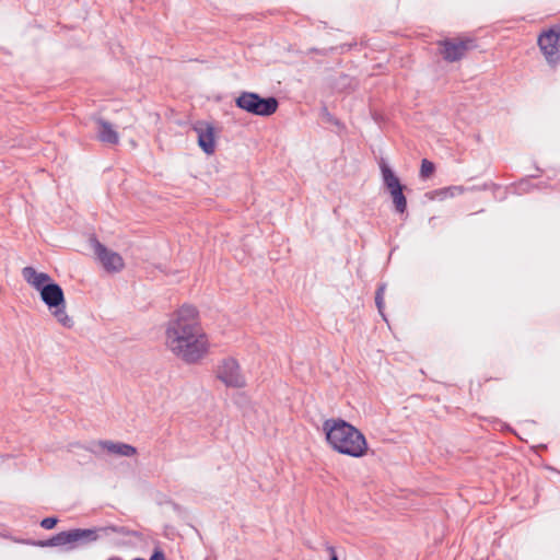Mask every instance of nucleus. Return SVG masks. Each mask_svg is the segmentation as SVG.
Wrapping results in <instances>:
<instances>
[{
    "label": "nucleus",
    "mask_w": 560,
    "mask_h": 560,
    "mask_svg": "<svg viewBox=\"0 0 560 560\" xmlns=\"http://www.w3.org/2000/svg\"><path fill=\"white\" fill-rule=\"evenodd\" d=\"M166 347L187 363H196L209 349V340L203 331L198 311L191 305H183L170 319L165 332Z\"/></svg>",
    "instance_id": "f257e3e1"
},
{
    "label": "nucleus",
    "mask_w": 560,
    "mask_h": 560,
    "mask_svg": "<svg viewBox=\"0 0 560 560\" xmlns=\"http://www.w3.org/2000/svg\"><path fill=\"white\" fill-rule=\"evenodd\" d=\"M328 444L338 453L351 457H362L366 454L365 436L352 424L342 419H327L323 423Z\"/></svg>",
    "instance_id": "f03ea898"
},
{
    "label": "nucleus",
    "mask_w": 560,
    "mask_h": 560,
    "mask_svg": "<svg viewBox=\"0 0 560 560\" xmlns=\"http://www.w3.org/2000/svg\"><path fill=\"white\" fill-rule=\"evenodd\" d=\"M112 534H118L128 536L131 535L128 528L124 526H101L93 528H75L66 532L58 533L50 539L45 542H42V546H69L68 549H73L81 545H88L94 542L103 537H107Z\"/></svg>",
    "instance_id": "7ed1b4c3"
},
{
    "label": "nucleus",
    "mask_w": 560,
    "mask_h": 560,
    "mask_svg": "<svg viewBox=\"0 0 560 560\" xmlns=\"http://www.w3.org/2000/svg\"><path fill=\"white\" fill-rule=\"evenodd\" d=\"M40 299L50 311L56 320L66 328L73 326V319L67 314L66 300L61 287L56 282H50L39 291Z\"/></svg>",
    "instance_id": "20e7f679"
},
{
    "label": "nucleus",
    "mask_w": 560,
    "mask_h": 560,
    "mask_svg": "<svg viewBox=\"0 0 560 560\" xmlns=\"http://www.w3.org/2000/svg\"><path fill=\"white\" fill-rule=\"evenodd\" d=\"M235 103L241 109L257 116H270L276 113L279 105L272 96L264 98L252 92L241 93Z\"/></svg>",
    "instance_id": "39448f33"
},
{
    "label": "nucleus",
    "mask_w": 560,
    "mask_h": 560,
    "mask_svg": "<svg viewBox=\"0 0 560 560\" xmlns=\"http://www.w3.org/2000/svg\"><path fill=\"white\" fill-rule=\"evenodd\" d=\"M90 242L97 260L107 272L115 273L124 269L125 262L118 253L108 249L96 238H91Z\"/></svg>",
    "instance_id": "423d86ee"
},
{
    "label": "nucleus",
    "mask_w": 560,
    "mask_h": 560,
    "mask_svg": "<svg viewBox=\"0 0 560 560\" xmlns=\"http://www.w3.org/2000/svg\"><path fill=\"white\" fill-rule=\"evenodd\" d=\"M538 45L548 62L560 61V27H553L541 34Z\"/></svg>",
    "instance_id": "0eeeda50"
},
{
    "label": "nucleus",
    "mask_w": 560,
    "mask_h": 560,
    "mask_svg": "<svg viewBox=\"0 0 560 560\" xmlns=\"http://www.w3.org/2000/svg\"><path fill=\"white\" fill-rule=\"evenodd\" d=\"M218 377L230 387H243L246 384L236 360L229 358L222 361L218 369Z\"/></svg>",
    "instance_id": "6e6552de"
},
{
    "label": "nucleus",
    "mask_w": 560,
    "mask_h": 560,
    "mask_svg": "<svg viewBox=\"0 0 560 560\" xmlns=\"http://www.w3.org/2000/svg\"><path fill=\"white\" fill-rule=\"evenodd\" d=\"M472 40L470 39H445L441 43V54L444 59L454 62L464 57L466 51L471 47Z\"/></svg>",
    "instance_id": "1a4fd4ad"
},
{
    "label": "nucleus",
    "mask_w": 560,
    "mask_h": 560,
    "mask_svg": "<svg viewBox=\"0 0 560 560\" xmlns=\"http://www.w3.org/2000/svg\"><path fill=\"white\" fill-rule=\"evenodd\" d=\"M194 131L197 133L199 147L206 154H212L215 149L214 129L205 121H198L194 126Z\"/></svg>",
    "instance_id": "9d476101"
},
{
    "label": "nucleus",
    "mask_w": 560,
    "mask_h": 560,
    "mask_svg": "<svg viewBox=\"0 0 560 560\" xmlns=\"http://www.w3.org/2000/svg\"><path fill=\"white\" fill-rule=\"evenodd\" d=\"M23 279L38 292L43 287L48 285L51 282V278L48 273L38 272L35 268L27 266L22 269Z\"/></svg>",
    "instance_id": "9b49d317"
},
{
    "label": "nucleus",
    "mask_w": 560,
    "mask_h": 560,
    "mask_svg": "<svg viewBox=\"0 0 560 560\" xmlns=\"http://www.w3.org/2000/svg\"><path fill=\"white\" fill-rule=\"evenodd\" d=\"M97 446L109 454L117 456L131 457L137 453L136 447L130 444L113 441H100Z\"/></svg>",
    "instance_id": "f8f14e48"
},
{
    "label": "nucleus",
    "mask_w": 560,
    "mask_h": 560,
    "mask_svg": "<svg viewBox=\"0 0 560 560\" xmlns=\"http://www.w3.org/2000/svg\"><path fill=\"white\" fill-rule=\"evenodd\" d=\"M96 132L100 141L114 145L119 142V136L113 125L102 118L96 120Z\"/></svg>",
    "instance_id": "ddd939ff"
},
{
    "label": "nucleus",
    "mask_w": 560,
    "mask_h": 560,
    "mask_svg": "<svg viewBox=\"0 0 560 560\" xmlns=\"http://www.w3.org/2000/svg\"><path fill=\"white\" fill-rule=\"evenodd\" d=\"M378 165L382 173L384 186L387 188L389 192L402 187L399 178L396 176V174L384 160H381Z\"/></svg>",
    "instance_id": "4468645a"
},
{
    "label": "nucleus",
    "mask_w": 560,
    "mask_h": 560,
    "mask_svg": "<svg viewBox=\"0 0 560 560\" xmlns=\"http://www.w3.org/2000/svg\"><path fill=\"white\" fill-rule=\"evenodd\" d=\"M402 190H404V186L389 192L392 196L395 209L399 213H404L407 208V200H406V197H405Z\"/></svg>",
    "instance_id": "2eb2a0df"
},
{
    "label": "nucleus",
    "mask_w": 560,
    "mask_h": 560,
    "mask_svg": "<svg viewBox=\"0 0 560 560\" xmlns=\"http://www.w3.org/2000/svg\"><path fill=\"white\" fill-rule=\"evenodd\" d=\"M434 164L430 162L429 160H422L421 162V168H420V175L423 178L430 177L434 172Z\"/></svg>",
    "instance_id": "dca6fc26"
},
{
    "label": "nucleus",
    "mask_w": 560,
    "mask_h": 560,
    "mask_svg": "<svg viewBox=\"0 0 560 560\" xmlns=\"http://www.w3.org/2000/svg\"><path fill=\"white\" fill-rule=\"evenodd\" d=\"M385 284L378 287L375 295V303L378 312L383 315Z\"/></svg>",
    "instance_id": "f3484780"
},
{
    "label": "nucleus",
    "mask_w": 560,
    "mask_h": 560,
    "mask_svg": "<svg viewBox=\"0 0 560 560\" xmlns=\"http://www.w3.org/2000/svg\"><path fill=\"white\" fill-rule=\"evenodd\" d=\"M465 191L463 186H450L446 187V192H448V198L459 196Z\"/></svg>",
    "instance_id": "a211bd4d"
},
{
    "label": "nucleus",
    "mask_w": 560,
    "mask_h": 560,
    "mask_svg": "<svg viewBox=\"0 0 560 560\" xmlns=\"http://www.w3.org/2000/svg\"><path fill=\"white\" fill-rule=\"evenodd\" d=\"M57 522L56 517H46L40 522V526L45 529H51L56 526Z\"/></svg>",
    "instance_id": "6ab92c4d"
},
{
    "label": "nucleus",
    "mask_w": 560,
    "mask_h": 560,
    "mask_svg": "<svg viewBox=\"0 0 560 560\" xmlns=\"http://www.w3.org/2000/svg\"><path fill=\"white\" fill-rule=\"evenodd\" d=\"M433 194H434V198H438L439 200H444V199L448 198V192H446V188L435 190Z\"/></svg>",
    "instance_id": "aec40b11"
},
{
    "label": "nucleus",
    "mask_w": 560,
    "mask_h": 560,
    "mask_svg": "<svg viewBox=\"0 0 560 560\" xmlns=\"http://www.w3.org/2000/svg\"><path fill=\"white\" fill-rule=\"evenodd\" d=\"M328 550H329V552L331 555L330 560H339L337 555H336V551H335L334 547H329Z\"/></svg>",
    "instance_id": "412c9836"
},
{
    "label": "nucleus",
    "mask_w": 560,
    "mask_h": 560,
    "mask_svg": "<svg viewBox=\"0 0 560 560\" xmlns=\"http://www.w3.org/2000/svg\"><path fill=\"white\" fill-rule=\"evenodd\" d=\"M325 116L327 117V120H329V121H334V119H332V117L330 116V114H329V113H327V112H326V113H325Z\"/></svg>",
    "instance_id": "4be33fe9"
}]
</instances>
